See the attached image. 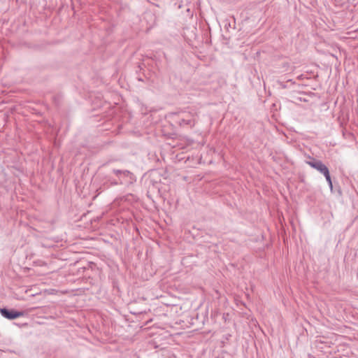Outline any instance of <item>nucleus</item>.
Here are the masks:
<instances>
[{
  "mask_svg": "<svg viewBox=\"0 0 358 358\" xmlns=\"http://www.w3.org/2000/svg\"><path fill=\"white\" fill-rule=\"evenodd\" d=\"M324 176H325L326 180H327V182L329 183V187H330L331 190H332L333 189V185H332V182H331V177H330V175H329V171H328L327 173H324Z\"/></svg>",
  "mask_w": 358,
  "mask_h": 358,
  "instance_id": "nucleus-3",
  "label": "nucleus"
},
{
  "mask_svg": "<svg viewBox=\"0 0 358 358\" xmlns=\"http://www.w3.org/2000/svg\"><path fill=\"white\" fill-rule=\"evenodd\" d=\"M1 313L4 317L9 320L16 319L23 315V313L21 312L10 311L6 308L1 309Z\"/></svg>",
  "mask_w": 358,
  "mask_h": 358,
  "instance_id": "nucleus-2",
  "label": "nucleus"
},
{
  "mask_svg": "<svg viewBox=\"0 0 358 358\" xmlns=\"http://www.w3.org/2000/svg\"><path fill=\"white\" fill-rule=\"evenodd\" d=\"M307 164L323 175L324 173H327V171H329L328 168L322 162L318 160L313 159L307 162Z\"/></svg>",
  "mask_w": 358,
  "mask_h": 358,
  "instance_id": "nucleus-1",
  "label": "nucleus"
}]
</instances>
